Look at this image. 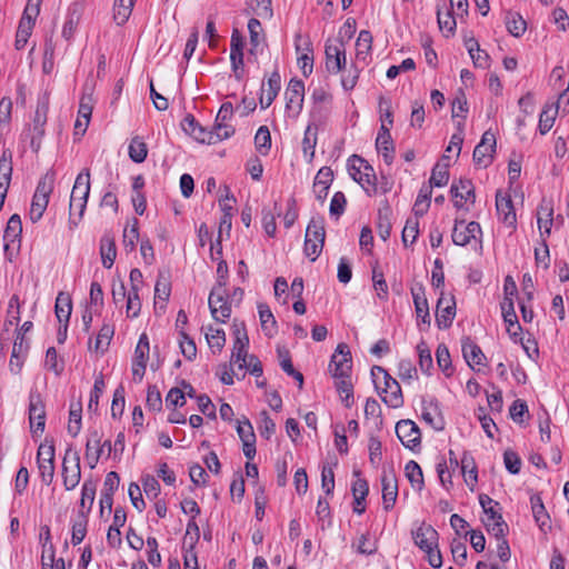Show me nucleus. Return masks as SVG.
<instances>
[{
  "instance_id": "obj_1",
  "label": "nucleus",
  "mask_w": 569,
  "mask_h": 569,
  "mask_svg": "<svg viewBox=\"0 0 569 569\" xmlns=\"http://www.w3.org/2000/svg\"><path fill=\"white\" fill-rule=\"evenodd\" d=\"M371 375L376 388L381 390L382 393H386V396L382 397L383 402L391 408L401 407L403 399L399 382L379 366L372 367Z\"/></svg>"
},
{
  "instance_id": "obj_2",
  "label": "nucleus",
  "mask_w": 569,
  "mask_h": 569,
  "mask_svg": "<svg viewBox=\"0 0 569 569\" xmlns=\"http://www.w3.org/2000/svg\"><path fill=\"white\" fill-rule=\"evenodd\" d=\"M56 172L50 169L39 180L30 208V219L39 221L49 203V197L53 190Z\"/></svg>"
},
{
  "instance_id": "obj_3",
  "label": "nucleus",
  "mask_w": 569,
  "mask_h": 569,
  "mask_svg": "<svg viewBox=\"0 0 569 569\" xmlns=\"http://www.w3.org/2000/svg\"><path fill=\"white\" fill-rule=\"evenodd\" d=\"M348 171L368 194L376 192V173L373 168L361 157L353 154L348 160Z\"/></svg>"
},
{
  "instance_id": "obj_4",
  "label": "nucleus",
  "mask_w": 569,
  "mask_h": 569,
  "mask_svg": "<svg viewBox=\"0 0 569 569\" xmlns=\"http://www.w3.org/2000/svg\"><path fill=\"white\" fill-rule=\"evenodd\" d=\"M63 487L67 491L76 489L81 480L80 456L68 447L61 467Z\"/></svg>"
},
{
  "instance_id": "obj_5",
  "label": "nucleus",
  "mask_w": 569,
  "mask_h": 569,
  "mask_svg": "<svg viewBox=\"0 0 569 569\" xmlns=\"http://www.w3.org/2000/svg\"><path fill=\"white\" fill-rule=\"evenodd\" d=\"M325 236L326 232L322 220L311 219L307 227L305 239V253L311 261H315L319 257L323 248Z\"/></svg>"
},
{
  "instance_id": "obj_6",
  "label": "nucleus",
  "mask_w": 569,
  "mask_h": 569,
  "mask_svg": "<svg viewBox=\"0 0 569 569\" xmlns=\"http://www.w3.org/2000/svg\"><path fill=\"white\" fill-rule=\"evenodd\" d=\"M209 308L214 320L224 322L231 315V306L228 302L224 281H219L209 296Z\"/></svg>"
},
{
  "instance_id": "obj_7",
  "label": "nucleus",
  "mask_w": 569,
  "mask_h": 569,
  "mask_svg": "<svg viewBox=\"0 0 569 569\" xmlns=\"http://www.w3.org/2000/svg\"><path fill=\"white\" fill-rule=\"evenodd\" d=\"M325 53L328 72L336 74L346 68V48L342 39H328Z\"/></svg>"
},
{
  "instance_id": "obj_8",
  "label": "nucleus",
  "mask_w": 569,
  "mask_h": 569,
  "mask_svg": "<svg viewBox=\"0 0 569 569\" xmlns=\"http://www.w3.org/2000/svg\"><path fill=\"white\" fill-rule=\"evenodd\" d=\"M481 227L478 222L466 223L465 220H456L452 230V241L457 246H467L472 241L481 243Z\"/></svg>"
},
{
  "instance_id": "obj_9",
  "label": "nucleus",
  "mask_w": 569,
  "mask_h": 569,
  "mask_svg": "<svg viewBox=\"0 0 569 569\" xmlns=\"http://www.w3.org/2000/svg\"><path fill=\"white\" fill-rule=\"evenodd\" d=\"M450 193L453 199V206L458 210H469V206L476 201L475 187L471 180L460 179L453 181L450 187Z\"/></svg>"
},
{
  "instance_id": "obj_10",
  "label": "nucleus",
  "mask_w": 569,
  "mask_h": 569,
  "mask_svg": "<svg viewBox=\"0 0 569 569\" xmlns=\"http://www.w3.org/2000/svg\"><path fill=\"white\" fill-rule=\"evenodd\" d=\"M352 369V359L349 348L346 343H339L336 352L331 357L329 370L333 378L350 377Z\"/></svg>"
},
{
  "instance_id": "obj_11",
  "label": "nucleus",
  "mask_w": 569,
  "mask_h": 569,
  "mask_svg": "<svg viewBox=\"0 0 569 569\" xmlns=\"http://www.w3.org/2000/svg\"><path fill=\"white\" fill-rule=\"evenodd\" d=\"M49 111V100L48 98H42L38 101L37 108L34 111V116L32 119L31 130V146L37 149L40 147V141L44 136V127L48 119Z\"/></svg>"
},
{
  "instance_id": "obj_12",
  "label": "nucleus",
  "mask_w": 569,
  "mask_h": 569,
  "mask_svg": "<svg viewBox=\"0 0 569 569\" xmlns=\"http://www.w3.org/2000/svg\"><path fill=\"white\" fill-rule=\"evenodd\" d=\"M104 449L110 455L112 451V445L109 440L101 443V435L98 430L90 432V436L86 443V460L91 469H94Z\"/></svg>"
},
{
  "instance_id": "obj_13",
  "label": "nucleus",
  "mask_w": 569,
  "mask_h": 569,
  "mask_svg": "<svg viewBox=\"0 0 569 569\" xmlns=\"http://www.w3.org/2000/svg\"><path fill=\"white\" fill-rule=\"evenodd\" d=\"M496 151V137L491 131H486L480 142L473 150V161L477 166L487 168L493 158Z\"/></svg>"
},
{
  "instance_id": "obj_14",
  "label": "nucleus",
  "mask_w": 569,
  "mask_h": 569,
  "mask_svg": "<svg viewBox=\"0 0 569 569\" xmlns=\"http://www.w3.org/2000/svg\"><path fill=\"white\" fill-rule=\"evenodd\" d=\"M305 84L301 80L291 79L286 91V110L290 117H297L303 106Z\"/></svg>"
},
{
  "instance_id": "obj_15",
  "label": "nucleus",
  "mask_w": 569,
  "mask_h": 569,
  "mask_svg": "<svg viewBox=\"0 0 569 569\" xmlns=\"http://www.w3.org/2000/svg\"><path fill=\"white\" fill-rule=\"evenodd\" d=\"M90 193V171L89 169H83L76 178L70 200H72L73 204L77 203L78 200H80V212H79V219L82 218L86 207L88 197Z\"/></svg>"
},
{
  "instance_id": "obj_16",
  "label": "nucleus",
  "mask_w": 569,
  "mask_h": 569,
  "mask_svg": "<svg viewBox=\"0 0 569 569\" xmlns=\"http://www.w3.org/2000/svg\"><path fill=\"white\" fill-rule=\"evenodd\" d=\"M149 352L150 345L148 336L146 333H142L134 349L131 368L133 378L137 379L138 381H141L144 376L147 361L149 359Z\"/></svg>"
},
{
  "instance_id": "obj_17",
  "label": "nucleus",
  "mask_w": 569,
  "mask_h": 569,
  "mask_svg": "<svg viewBox=\"0 0 569 569\" xmlns=\"http://www.w3.org/2000/svg\"><path fill=\"white\" fill-rule=\"evenodd\" d=\"M29 422L33 435H42L46 426V410L40 395H30Z\"/></svg>"
},
{
  "instance_id": "obj_18",
  "label": "nucleus",
  "mask_w": 569,
  "mask_h": 569,
  "mask_svg": "<svg viewBox=\"0 0 569 569\" xmlns=\"http://www.w3.org/2000/svg\"><path fill=\"white\" fill-rule=\"evenodd\" d=\"M84 11V4L82 2H72L67 10L66 19L62 26V38L70 42L73 39L76 30L81 21Z\"/></svg>"
},
{
  "instance_id": "obj_19",
  "label": "nucleus",
  "mask_w": 569,
  "mask_h": 569,
  "mask_svg": "<svg viewBox=\"0 0 569 569\" xmlns=\"http://www.w3.org/2000/svg\"><path fill=\"white\" fill-rule=\"evenodd\" d=\"M396 433L401 443L409 449H415L421 442L420 430L412 420H400L396 425Z\"/></svg>"
},
{
  "instance_id": "obj_20",
  "label": "nucleus",
  "mask_w": 569,
  "mask_h": 569,
  "mask_svg": "<svg viewBox=\"0 0 569 569\" xmlns=\"http://www.w3.org/2000/svg\"><path fill=\"white\" fill-rule=\"evenodd\" d=\"M456 315V302L452 296H445L441 292L437 302L436 320L439 328L446 329L451 326Z\"/></svg>"
},
{
  "instance_id": "obj_21",
  "label": "nucleus",
  "mask_w": 569,
  "mask_h": 569,
  "mask_svg": "<svg viewBox=\"0 0 569 569\" xmlns=\"http://www.w3.org/2000/svg\"><path fill=\"white\" fill-rule=\"evenodd\" d=\"M412 538L416 546L422 551H430L431 548L438 547L439 535L430 525L421 523L415 531H412Z\"/></svg>"
},
{
  "instance_id": "obj_22",
  "label": "nucleus",
  "mask_w": 569,
  "mask_h": 569,
  "mask_svg": "<svg viewBox=\"0 0 569 569\" xmlns=\"http://www.w3.org/2000/svg\"><path fill=\"white\" fill-rule=\"evenodd\" d=\"M383 508L390 510L398 497V483L391 469H383L381 475Z\"/></svg>"
},
{
  "instance_id": "obj_23",
  "label": "nucleus",
  "mask_w": 569,
  "mask_h": 569,
  "mask_svg": "<svg viewBox=\"0 0 569 569\" xmlns=\"http://www.w3.org/2000/svg\"><path fill=\"white\" fill-rule=\"evenodd\" d=\"M233 116V107L230 102H224L220 107L216 117L214 128L223 139L230 138L234 133V129L228 122Z\"/></svg>"
},
{
  "instance_id": "obj_24",
  "label": "nucleus",
  "mask_w": 569,
  "mask_h": 569,
  "mask_svg": "<svg viewBox=\"0 0 569 569\" xmlns=\"http://www.w3.org/2000/svg\"><path fill=\"white\" fill-rule=\"evenodd\" d=\"M485 515L483 523L488 532L496 538L505 537L508 531V525L505 522L501 513L495 510V508H488Z\"/></svg>"
},
{
  "instance_id": "obj_25",
  "label": "nucleus",
  "mask_w": 569,
  "mask_h": 569,
  "mask_svg": "<svg viewBox=\"0 0 569 569\" xmlns=\"http://www.w3.org/2000/svg\"><path fill=\"white\" fill-rule=\"evenodd\" d=\"M538 228L542 238L550 236L553 223V204L549 200H542L537 210Z\"/></svg>"
},
{
  "instance_id": "obj_26",
  "label": "nucleus",
  "mask_w": 569,
  "mask_h": 569,
  "mask_svg": "<svg viewBox=\"0 0 569 569\" xmlns=\"http://www.w3.org/2000/svg\"><path fill=\"white\" fill-rule=\"evenodd\" d=\"M496 208L498 216L503 223L508 227H513L516 224V212L512 200L509 196L498 192L496 196Z\"/></svg>"
},
{
  "instance_id": "obj_27",
  "label": "nucleus",
  "mask_w": 569,
  "mask_h": 569,
  "mask_svg": "<svg viewBox=\"0 0 569 569\" xmlns=\"http://www.w3.org/2000/svg\"><path fill=\"white\" fill-rule=\"evenodd\" d=\"M333 181V172L329 167H322L316 174L313 192L319 201H325L328 190Z\"/></svg>"
},
{
  "instance_id": "obj_28",
  "label": "nucleus",
  "mask_w": 569,
  "mask_h": 569,
  "mask_svg": "<svg viewBox=\"0 0 569 569\" xmlns=\"http://www.w3.org/2000/svg\"><path fill=\"white\" fill-rule=\"evenodd\" d=\"M37 17L38 16L36 14H31L29 12L23 11L16 34V48L18 50L24 48V46L27 44V41L31 36L32 29L34 27Z\"/></svg>"
},
{
  "instance_id": "obj_29",
  "label": "nucleus",
  "mask_w": 569,
  "mask_h": 569,
  "mask_svg": "<svg viewBox=\"0 0 569 569\" xmlns=\"http://www.w3.org/2000/svg\"><path fill=\"white\" fill-rule=\"evenodd\" d=\"M460 469L466 485L473 491L478 482V469L473 457L467 451L461 457Z\"/></svg>"
},
{
  "instance_id": "obj_30",
  "label": "nucleus",
  "mask_w": 569,
  "mask_h": 569,
  "mask_svg": "<svg viewBox=\"0 0 569 569\" xmlns=\"http://www.w3.org/2000/svg\"><path fill=\"white\" fill-rule=\"evenodd\" d=\"M531 510L533 518L539 526L540 530L547 532L551 529V521L546 508L542 503L540 496L533 495L530 498Z\"/></svg>"
},
{
  "instance_id": "obj_31",
  "label": "nucleus",
  "mask_w": 569,
  "mask_h": 569,
  "mask_svg": "<svg viewBox=\"0 0 569 569\" xmlns=\"http://www.w3.org/2000/svg\"><path fill=\"white\" fill-rule=\"evenodd\" d=\"M93 87H84V92L81 96L78 116L83 119L82 132H86L93 110Z\"/></svg>"
},
{
  "instance_id": "obj_32",
  "label": "nucleus",
  "mask_w": 569,
  "mask_h": 569,
  "mask_svg": "<svg viewBox=\"0 0 569 569\" xmlns=\"http://www.w3.org/2000/svg\"><path fill=\"white\" fill-rule=\"evenodd\" d=\"M461 348L463 358L471 368H473L475 365H483V360L486 357L481 351L480 347L476 345L470 338H465L462 340Z\"/></svg>"
},
{
  "instance_id": "obj_33",
  "label": "nucleus",
  "mask_w": 569,
  "mask_h": 569,
  "mask_svg": "<svg viewBox=\"0 0 569 569\" xmlns=\"http://www.w3.org/2000/svg\"><path fill=\"white\" fill-rule=\"evenodd\" d=\"M100 254L102 266L107 269H110L113 266L114 259L117 257V249L114 238L109 233L103 234L101 238Z\"/></svg>"
},
{
  "instance_id": "obj_34",
  "label": "nucleus",
  "mask_w": 569,
  "mask_h": 569,
  "mask_svg": "<svg viewBox=\"0 0 569 569\" xmlns=\"http://www.w3.org/2000/svg\"><path fill=\"white\" fill-rule=\"evenodd\" d=\"M22 232V222L19 214H12L7 223L4 229L3 240H4V249L8 250L10 244L16 240L20 239Z\"/></svg>"
},
{
  "instance_id": "obj_35",
  "label": "nucleus",
  "mask_w": 569,
  "mask_h": 569,
  "mask_svg": "<svg viewBox=\"0 0 569 569\" xmlns=\"http://www.w3.org/2000/svg\"><path fill=\"white\" fill-rule=\"evenodd\" d=\"M413 303L417 313V318L423 323L430 325L429 307L422 287L412 290Z\"/></svg>"
},
{
  "instance_id": "obj_36",
  "label": "nucleus",
  "mask_w": 569,
  "mask_h": 569,
  "mask_svg": "<svg viewBox=\"0 0 569 569\" xmlns=\"http://www.w3.org/2000/svg\"><path fill=\"white\" fill-rule=\"evenodd\" d=\"M96 490H97V481L93 480L91 477L87 478L84 482L82 483L81 488V499H80V507L81 511L87 509V513L91 510L92 505L94 502L96 497Z\"/></svg>"
},
{
  "instance_id": "obj_37",
  "label": "nucleus",
  "mask_w": 569,
  "mask_h": 569,
  "mask_svg": "<svg viewBox=\"0 0 569 569\" xmlns=\"http://www.w3.org/2000/svg\"><path fill=\"white\" fill-rule=\"evenodd\" d=\"M376 148L382 154L385 162L390 166L395 159V147L391 136L378 133L376 139Z\"/></svg>"
},
{
  "instance_id": "obj_38",
  "label": "nucleus",
  "mask_w": 569,
  "mask_h": 569,
  "mask_svg": "<svg viewBox=\"0 0 569 569\" xmlns=\"http://www.w3.org/2000/svg\"><path fill=\"white\" fill-rule=\"evenodd\" d=\"M72 311L71 298L68 293L59 292L56 299V316L59 322L68 323Z\"/></svg>"
},
{
  "instance_id": "obj_39",
  "label": "nucleus",
  "mask_w": 569,
  "mask_h": 569,
  "mask_svg": "<svg viewBox=\"0 0 569 569\" xmlns=\"http://www.w3.org/2000/svg\"><path fill=\"white\" fill-rule=\"evenodd\" d=\"M258 311L262 330L267 336L272 337L277 333V326L270 308L266 303H259Z\"/></svg>"
},
{
  "instance_id": "obj_40",
  "label": "nucleus",
  "mask_w": 569,
  "mask_h": 569,
  "mask_svg": "<svg viewBox=\"0 0 569 569\" xmlns=\"http://www.w3.org/2000/svg\"><path fill=\"white\" fill-rule=\"evenodd\" d=\"M136 0H114L113 19L117 24L126 23L131 16Z\"/></svg>"
},
{
  "instance_id": "obj_41",
  "label": "nucleus",
  "mask_w": 569,
  "mask_h": 569,
  "mask_svg": "<svg viewBox=\"0 0 569 569\" xmlns=\"http://www.w3.org/2000/svg\"><path fill=\"white\" fill-rule=\"evenodd\" d=\"M372 36L368 30H361L356 41V57L366 60L371 51Z\"/></svg>"
},
{
  "instance_id": "obj_42",
  "label": "nucleus",
  "mask_w": 569,
  "mask_h": 569,
  "mask_svg": "<svg viewBox=\"0 0 569 569\" xmlns=\"http://www.w3.org/2000/svg\"><path fill=\"white\" fill-rule=\"evenodd\" d=\"M405 472L412 488L420 491L423 488V475L420 466L410 460L405 467Z\"/></svg>"
},
{
  "instance_id": "obj_43",
  "label": "nucleus",
  "mask_w": 569,
  "mask_h": 569,
  "mask_svg": "<svg viewBox=\"0 0 569 569\" xmlns=\"http://www.w3.org/2000/svg\"><path fill=\"white\" fill-rule=\"evenodd\" d=\"M557 113H558V111L553 104H548L543 108V110L540 113L539 124H538L539 132L541 134H546L551 130V128L553 127Z\"/></svg>"
},
{
  "instance_id": "obj_44",
  "label": "nucleus",
  "mask_w": 569,
  "mask_h": 569,
  "mask_svg": "<svg viewBox=\"0 0 569 569\" xmlns=\"http://www.w3.org/2000/svg\"><path fill=\"white\" fill-rule=\"evenodd\" d=\"M431 193V187H421L412 208L416 217H422L428 211L430 206Z\"/></svg>"
},
{
  "instance_id": "obj_45",
  "label": "nucleus",
  "mask_w": 569,
  "mask_h": 569,
  "mask_svg": "<svg viewBox=\"0 0 569 569\" xmlns=\"http://www.w3.org/2000/svg\"><path fill=\"white\" fill-rule=\"evenodd\" d=\"M505 21H506L508 31L513 37L522 36L527 29V23H526L525 19L519 13L508 12Z\"/></svg>"
},
{
  "instance_id": "obj_46",
  "label": "nucleus",
  "mask_w": 569,
  "mask_h": 569,
  "mask_svg": "<svg viewBox=\"0 0 569 569\" xmlns=\"http://www.w3.org/2000/svg\"><path fill=\"white\" fill-rule=\"evenodd\" d=\"M88 519L84 511H80L77 520L72 525L71 542L77 546L82 542L87 533Z\"/></svg>"
},
{
  "instance_id": "obj_47",
  "label": "nucleus",
  "mask_w": 569,
  "mask_h": 569,
  "mask_svg": "<svg viewBox=\"0 0 569 569\" xmlns=\"http://www.w3.org/2000/svg\"><path fill=\"white\" fill-rule=\"evenodd\" d=\"M206 339L210 347V349L214 352L220 351L226 343V335L224 331L220 328H214L209 326L206 331Z\"/></svg>"
},
{
  "instance_id": "obj_48",
  "label": "nucleus",
  "mask_w": 569,
  "mask_h": 569,
  "mask_svg": "<svg viewBox=\"0 0 569 569\" xmlns=\"http://www.w3.org/2000/svg\"><path fill=\"white\" fill-rule=\"evenodd\" d=\"M113 335H114L113 326L109 325V323H104L101 327V329L96 338L94 351L104 352L108 349Z\"/></svg>"
},
{
  "instance_id": "obj_49",
  "label": "nucleus",
  "mask_w": 569,
  "mask_h": 569,
  "mask_svg": "<svg viewBox=\"0 0 569 569\" xmlns=\"http://www.w3.org/2000/svg\"><path fill=\"white\" fill-rule=\"evenodd\" d=\"M448 163H437L431 172L428 187H443L449 181Z\"/></svg>"
},
{
  "instance_id": "obj_50",
  "label": "nucleus",
  "mask_w": 569,
  "mask_h": 569,
  "mask_svg": "<svg viewBox=\"0 0 569 569\" xmlns=\"http://www.w3.org/2000/svg\"><path fill=\"white\" fill-rule=\"evenodd\" d=\"M391 209L386 203L382 208L379 209V219H378V233L382 240H387L390 236L391 222H390Z\"/></svg>"
},
{
  "instance_id": "obj_51",
  "label": "nucleus",
  "mask_w": 569,
  "mask_h": 569,
  "mask_svg": "<svg viewBox=\"0 0 569 569\" xmlns=\"http://www.w3.org/2000/svg\"><path fill=\"white\" fill-rule=\"evenodd\" d=\"M147 154L148 149L146 143L139 137L133 138L129 144L130 159L133 162L141 163L146 160Z\"/></svg>"
},
{
  "instance_id": "obj_52",
  "label": "nucleus",
  "mask_w": 569,
  "mask_h": 569,
  "mask_svg": "<svg viewBox=\"0 0 569 569\" xmlns=\"http://www.w3.org/2000/svg\"><path fill=\"white\" fill-rule=\"evenodd\" d=\"M191 137H193L197 141L201 143L208 144H214L223 140V138L220 136V133L217 131L214 127L211 130H207L200 124Z\"/></svg>"
},
{
  "instance_id": "obj_53",
  "label": "nucleus",
  "mask_w": 569,
  "mask_h": 569,
  "mask_svg": "<svg viewBox=\"0 0 569 569\" xmlns=\"http://www.w3.org/2000/svg\"><path fill=\"white\" fill-rule=\"evenodd\" d=\"M336 379V387L341 396L342 401L347 407H351L353 402V388L350 381V377H340Z\"/></svg>"
},
{
  "instance_id": "obj_54",
  "label": "nucleus",
  "mask_w": 569,
  "mask_h": 569,
  "mask_svg": "<svg viewBox=\"0 0 569 569\" xmlns=\"http://www.w3.org/2000/svg\"><path fill=\"white\" fill-rule=\"evenodd\" d=\"M422 419L436 430H442L445 428L443 419L437 406H432V403L423 409Z\"/></svg>"
},
{
  "instance_id": "obj_55",
  "label": "nucleus",
  "mask_w": 569,
  "mask_h": 569,
  "mask_svg": "<svg viewBox=\"0 0 569 569\" xmlns=\"http://www.w3.org/2000/svg\"><path fill=\"white\" fill-rule=\"evenodd\" d=\"M317 143L316 129L308 126L305 131V138L302 140V151L308 161H311L315 156V147Z\"/></svg>"
},
{
  "instance_id": "obj_56",
  "label": "nucleus",
  "mask_w": 569,
  "mask_h": 569,
  "mask_svg": "<svg viewBox=\"0 0 569 569\" xmlns=\"http://www.w3.org/2000/svg\"><path fill=\"white\" fill-rule=\"evenodd\" d=\"M417 351H418V356H419V367H420L421 371L425 373H429L433 366L431 351H430L429 347L427 346V343L425 341H421L417 346Z\"/></svg>"
},
{
  "instance_id": "obj_57",
  "label": "nucleus",
  "mask_w": 569,
  "mask_h": 569,
  "mask_svg": "<svg viewBox=\"0 0 569 569\" xmlns=\"http://www.w3.org/2000/svg\"><path fill=\"white\" fill-rule=\"evenodd\" d=\"M254 143L258 151L262 154H267L271 147V136L268 127L261 126L254 137Z\"/></svg>"
},
{
  "instance_id": "obj_58",
  "label": "nucleus",
  "mask_w": 569,
  "mask_h": 569,
  "mask_svg": "<svg viewBox=\"0 0 569 569\" xmlns=\"http://www.w3.org/2000/svg\"><path fill=\"white\" fill-rule=\"evenodd\" d=\"M341 72H342V76H341L342 88L346 91L352 90L356 87L358 79H359V69L356 66L351 64L349 69L343 68V70Z\"/></svg>"
},
{
  "instance_id": "obj_59",
  "label": "nucleus",
  "mask_w": 569,
  "mask_h": 569,
  "mask_svg": "<svg viewBox=\"0 0 569 569\" xmlns=\"http://www.w3.org/2000/svg\"><path fill=\"white\" fill-rule=\"evenodd\" d=\"M437 363L439 368L450 376L452 372L451 359L448 348L445 345H439L436 351Z\"/></svg>"
},
{
  "instance_id": "obj_60",
  "label": "nucleus",
  "mask_w": 569,
  "mask_h": 569,
  "mask_svg": "<svg viewBox=\"0 0 569 569\" xmlns=\"http://www.w3.org/2000/svg\"><path fill=\"white\" fill-rule=\"evenodd\" d=\"M81 430V405L78 403L74 408L71 406L69 412L68 432L72 437H77Z\"/></svg>"
},
{
  "instance_id": "obj_61",
  "label": "nucleus",
  "mask_w": 569,
  "mask_h": 569,
  "mask_svg": "<svg viewBox=\"0 0 569 569\" xmlns=\"http://www.w3.org/2000/svg\"><path fill=\"white\" fill-rule=\"evenodd\" d=\"M306 48L303 49V52L298 58V63L300 66V69L303 73V76L308 77L313 69V57H312V49L310 48L309 42H305Z\"/></svg>"
},
{
  "instance_id": "obj_62",
  "label": "nucleus",
  "mask_w": 569,
  "mask_h": 569,
  "mask_svg": "<svg viewBox=\"0 0 569 569\" xmlns=\"http://www.w3.org/2000/svg\"><path fill=\"white\" fill-rule=\"evenodd\" d=\"M437 19L441 31L447 32V36L453 33L457 23L451 11L448 10L446 13H442L441 9L438 8Z\"/></svg>"
},
{
  "instance_id": "obj_63",
  "label": "nucleus",
  "mask_w": 569,
  "mask_h": 569,
  "mask_svg": "<svg viewBox=\"0 0 569 569\" xmlns=\"http://www.w3.org/2000/svg\"><path fill=\"white\" fill-rule=\"evenodd\" d=\"M248 346L241 343H233V349L231 353V362L238 365L239 369H244L247 366V361L250 356H248Z\"/></svg>"
},
{
  "instance_id": "obj_64",
  "label": "nucleus",
  "mask_w": 569,
  "mask_h": 569,
  "mask_svg": "<svg viewBox=\"0 0 569 569\" xmlns=\"http://www.w3.org/2000/svg\"><path fill=\"white\" fill-rule=\"evenodd\" d=\"M419 234L418 219H408L402 230V241L405 246L412 244Z\"/></svg>"
}]
</instances>
